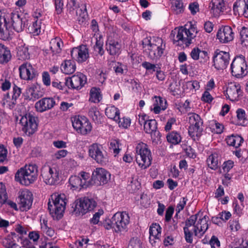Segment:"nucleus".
Returning <instances> with one entry per match:
<instances>
[{"label": "nucleus", "mask_w": 248, "mask_h": 248, "mask_svg": "<svg viewBox=\"0 0 248 248\" xmlns=\"http://www.w3.org/2000/svg\"><path fill=\"white\" fill-rule=\"evenodd\" d=\"M198 33L196 25L192 22H188L184 26L178 28L176 35L174 36V44L188 46L193 43V41Z\"/></svg>", "instance_id": "obj_1"}, {"label": "nucleus", "mask_w": 248, "mask_h": 248, "mask_svg": "<svg viewBox=\"0 0 248 248\" xmlns=\"http://www.w3.org/2000/svg\"><path fill=\"white\" fill-rule=\"evenodd\" d=\"M66 195L63 193H54L49 199L48 209L54 218L60 219L63 216L67 203Z\"/></svg>", "instance_id": "obj_2"}, {"label": "nucleus", "mask_w": 248, "mask_h": 248, "mask_svg": "<svg viewBox=\"0 0 248 248\" xmlns=\"http://www.w3.org/2000/svg\"><path fill=\"white\" fill-rule=\"evenodd\" d=\"M143 47L152 60L159 59L163 54L165 45L159 37L146 38L142 41Z\"/></svg>", "instance_id": "obj_3"}, {"label": "nucleus", "mask_w": 248, "mask_h": 248, "mask_svg": "<svg viewBox=\"0 0 248 248\" xmlns=\"http://www.w3.org/2000/svg\"><path fill=\"white\" fill-rule=\"evenodd\" d=\"M38 167L35 164L25 165L19 169L15 174L16 181L24 186L33 184L37 179Z\"/></svg>", "instance_id": "obj_4"}, {"label": "nucleus", "mask_w": 248, "mask_h": 248, "mask_svg": "<svg viewBox=\"0 0 248 248\" xmlns=\"http://www.w3.org/2000/svg\"><path fill=\"white\" fill-rule=\"evenodd\" d=\"M209 218L204 216H200L199 213L191 216L186 220V225L193 227V231L195 236L202 238L209 228Z\"/></svg>", "instance_id": "obj_5"}, {"label": "nucleus", "mask_w": 248, "mask_h": 248, "mask_svg": "<svg viewBox=\"0 0 248 248\" xmlns=\"http://www.w3.org/2000/svg\"><path fill=\"white\" fill-rule=\"evenodd\" d=\"M136 151L137 164L141 169H146L151 165L152 160L151 153L148 146L143 142L139 143L136 146Z\"/></svg>", "instance_id": "obj_6"}, {"label": "nucleus", "mask_w": 248, "mask_h": 248, "mask_svg": "<svg viewBox=\"0 0 248 248\" xmlns=\"http://www.w3.org/2000/svg\"><path fill=\"white\" fill-rule=\"evenodd\" d=\"M188 120L189 135L194 140H198L203 132V120L200 115L194 113L188 114Z\"/></svg>", "instance_id": "obj_7"}, {"label": "nucleus", "mask_w": 248, "mask_h": 248, "mask_svg": "<svg viewBox=\"0 0 248 248\" xmlns=\"http://www.w3.org/2000/svg\"><path fill=\"white\" fill-rule=\"evenodd\" d=\"M20 124L22 131L27 136L32 135L37 130V118L30 113L21 117Z\"/></svg>", "instance_id": "obj_8"}, {"label": "nucleus", "mask_w": 248, "mask_h": 248, "mask_svg": "<svg viewBox=\"0 0 248 248\" xmlns=\"http://www.w3.org/2000/svg\"><path fill=\"white\" fill-rule=\"evenodd\" d=\"M232 75L237 78H241L247 75L248 66L245 57L240 55L235 57L231 65Z\"/></svg>", "instance_id": "obj_9"}, {"label": "nucleus", "mask_w": 248, "mask_h": 248, "mask_svg": "<svg viewBox=\"0 0 248 248\" xmlns=\"http://www.w3.org/2000/svg\"><path fill=\"white\" fill-rule=\"evenodd\" d=\"M41 175L46 184L55 185L59 183V172L56 166H44L41 170Z\"/></svg>", "instance_id": "obj_10"}, {"label": "nucleus", "mask_w": 248, "mask_h": 248, "mask_svg": "<svg viewBox=\"0 0 248 248\" xmlns=\"http://www.w3.org/2000/svg\"><path fill=\"white\" fill-rule=\"evenodd\" d=\"M129 221V216L126 212H117L111 218V224L114 225L116 232L126 230Z\"/></svg>", "instance_id": "obj_11"}, {"label": "nucleus", "mask_w": 248, "mask_h": 248, "mask_svg": "<svg viewBox=\"0 0 248 248\" xmlns=\"http://www.w3.org/2000/svg\"><path fill=\"white\" fill-rule=\"evenodd\" d=\"M72 123L74 128L81 135H87L92 130V126L91 123L84 116H75L73 118Z\"/></svg>", "instance_id": "obj_12"}, {"label": "nucleus", "mask_w": 248, "mask_h": 248, "mask_svg": "<svg viewBox=\"0 0 248 248\" xmlns=\"http://www.w3.org/2000/svg\"><path fill=\"white\" fill-rule=\"evenodd\" d=\"M13 34L10 20H8V15L0 11V39L8 40Z\"/></svg>", "instance_id": "obj_13"}, {"label": "nucleus", "mask_w": 248, "mask_h": 248, "mask_svg": "<svg viewBox=\"0 0 248 248\" xmlns=\"http://www.w3.org/2000/svg\"><path fill=\"white\" fill-rule=\"evenodd\" d=\"M87 83V77L82 73L77 72L66 79L65 84L68 88L79 90Z\"/></svg>", "instance_id": "obj_14"}, {"label": "nucleus", "mask_w": 248, "mask_h": 248, "mask_svg": "<svg viewBox=\"0 0 248 248\" xmlns=\"http://www.w3.org/2000/svg\"><path fill=\"white\" fill-rule=\"evenodd\" d=\"M89 155L98 163L103 164L107 160L106 155L102 146L98 143H93L89 147Z\"/></svg>", "instance_id": "obj_15"}, {"label": "nucleus", "mask_w": 248, "mask_h": 248, "mask_svg": "<svg viewBox=\"0 0 248 248\" xmlns=\"http://www.w3.org/2000/svg\"><path fill=\"white\" fill-rule=\"evenodd\" d=\"M18 204L21 211L29 210L32 205V194L29 190L25 189L20 191L18 195Z\"/></svg>", "instance_id": "obj_16"}, {"label": "nucleus", "mask_w": 248, "mask_h": 248, "mask_svg": "<svg viewBox=\"0 0 248 248\" xmlns=\"http://www.w3.org/2000/svg\"><path fill=\"white\" fill-rule=\"evenodd\" d=\"M110 173L102 168H97L93 171L92 180L98 185L107 184L110 179Z\"/></svg>", "instance_id": "obj_17"}, {"label": "nucleus", "mask_w": 248, "mask_h": 248, "mask_svg": "<svg viewBox=\"0 0 248 248\" xmlns=\"http://www.w3.org/2000/svg\"><path fill=\"white\" fill-rule=\"evenodd\" d=\"M229 53L223 51H216L213 58L214 65L217 70L225 69L229 63Z\"/></svg>", "instance_id": "obj_18"}, {"label": "nucleus", "mask_w": 248, "mask_h": 248, "mask_svg": "<svg viewBox=\"0 0 248 248\" xmlns=\"http://www.w3.org/2000/svg\"><path fill=\"white\" fill-rule=\"evenodd\" d=\"M95 206L96 203L93 200L88 198L81 199L77 202L74 210L77 214L84 215L88 211L93 210Z\"/></svg>", "instance_id": "obj_19"}, {"label": "nucleus", "mask_w": 248, "mask_h": 248, "mask_svg": "<svg viewBox=\"0 0 248 248\" xmlns=\"http://www.w3.org/2000/svg\"><path fill=\"white\" fill-rule=\"evenodd\" d=\"M71 55L72 59L78 63L85 62L89 58L88 48L83 45L74 47L71 51Z\"/></svg>", "instance_id": "obj_20"}, {"label": "nucleus", "mask_w": 248, "mask_h": 248, "mask_svg": "<svg viewBox=\"0 0 248 248\" xmlns=\"http://www.w3.org/2000/svg\"><path fill=\"white\" fill-rule=\"evenodd\" d=\"M89 173L81 172L79 176H72L69 178V183L74 189H81L84 186H86L87 180L90 178Z\"/></svg>", "instance_id": "obj_21"}, {"label": "nucleus", "mask_w": 248, "mask_h": 248, "mask_svg": "<svg viewBox=\"0 0 248 248\" xmlns=\"http://www.w3.org/2000/svg\"><path fill=\"white\" fill-rule=\"evenodd\" d=\"M234 37V33L229 26H225L220 28L217 34V38L221 43H228L232 41Z\"/></svg>", "instance_id": "obj_22"}, {"label": "nucleus", "mask_w": 248, "mask_h": 248, "mask_svg": "<svg viewBox=\"0 0 248 248\" xmlns=\"http://www.w3.org/2000/svg\"><path fill=\"white\" fill-rule=\"evenodd\" d=\"M20 78L25 80H32L36 76L34 69L30 63L26 62L19 67Z\"/></svg>", "instance_id": "obj_23"}, {"label": "nucleus", "mask_w": 248, "mask_h": 248, "mask_svg": "<svg viewBox=\"0 0 248 248\" xmlns=\"http://www.w3.org/2000/svg\"><path fill=\"white\" fill-rule=\"evenodd\" d=\"M55 105V101L53 98L44 97L35 103V108L37 112L42 113L51 109Z\"/></svg>", "instance_id": "obj_24"}, {"label": "nucleus", "mask_w": 248, "mask_h": 248, "mask_svg": "<svg viewBox=\"0 0 248 248\" xmlns=\"http://www.w3.org/2000/svg\"><path fill=\"white\" fill-rule=\"evenodd\" d=\"M8 15V20H10L11 28L16 31L19 32L23 30L24 27L23 19L17 12L12 13Z\"/></svg>", "instance_id": "obj_25"}, {"label": "nucleus", "mask_w": 248, "mask_h": 248, "mask_svg": "<svg viewBox=\"0 0 248 248\" xmlns=\"http://www.w3.org/2000/svg\"><path fill=\"white\" fill-rule=\"evenodd\" d=\"M106 49L109 55L118 56L121 53V45L118 41L108 37L106 42Z\"/></svg>", "instance_id": "obj_26"}, {"label": "nucleus", "mask_w": 248, "mask_h": 248, "mask_svg": "<svg viewBox=\"0 0 248 248\" xmlns=\"http://www.w3.org/2000/svg\"><path fill=\"white\" fill-rule=\"evenodd\" d=\"M241 93V86L239 83L233 82L229 84L226 90V94L230 100H237Z\"/></svg>", "instance_id": "obj_27"}, {"label": "nucleus", "mask_w": 248, "mask_h": 248, "mask_svg": "<svg viewBox=\"0 0 248 248\" xmlns=\"http://www.w3.org/2000/svg\"><path fill=\"white\" fill-rule=\"evenodd\" d=\"M153 108L151 110L155 114H159L161 111L165 110L167 108L166 100L159 96H154L152 97Z\"/></svg>", "instance_id": "obj_28"}, {"label": "nucleus", "mask_w": 248, "mask_h": 248, "mask_svg": "<svg viewBox=\"0 0 248 248\" xmlns=\"http://www.w3.org/2000/svg\"><path fill=\"white\" fill-rule=\"evenodd\" d=\"M63 46V42L60 37L53 38L50 42L49 48L53 55L60 54Z\"/></svg>", "instance_id": "obj_29"}, {"label": "nucleus", "mask_w": 248, "mask_h": 248, "mask_svg": "<svg viewBox=\"0 0 248 248\" xmlns=\"http://www.w3.org/2000/svg\"><path fill=\"white\" fill-rule=\"evenodd\" d=\"M74 60H65L61 66V69L62 73L66 75L73 73L76 69V65Z\"/></svg>", "instance_id": "obj_30"}, {"label": "nucleus", "mask_w": 248, "mask_h": 248, "mask_svg": "<svg viewBox=\"0 0 248 248\" xmlns=\"http://www.w3.org/2000/svg\"><path fill=\"white\" fill-rule=\"evenodd\" d=\"M26 93L30 99L35 100L40 97L42 95L38 84H32L26 90Z\"/></svg>", "instance_id": "obj_31"}, {"label": "nucleus", "mask_w": 248, "mask_h": 248, "mask_svg": "<svg viewBox=\"0 0 248 248\" xmlns=\"http://www.w3.org/2000/svg\"><path fill=\"white\" fill-rule=\"evenodd\" d=\"M157 123L155 120H148L144 125V130L145 133L151 135H155L157 132Z\"/></svg>", "instance_id": "obj_32"}, {"label": "nucleus", "mask_w": 248, "mask_h": 248, "mask_svg": "<svg viewBox=\"0 0 248 248\" xmlns=\"http://www.w3.org/2000/svg\"><path fill=\"white\" fill-rule=\"evenodd\" d=\"M226 141L228 145L238 148L243 141V139L238 135L232 134L228 136L226 139Z\"/></svg>", "instance_id": "obj_33"}, {"label": "nucleus", "mask_w": 248, "mask_h": 248, "mask_svg": "<svg viewBox=\"0 0 248 248\" xmlns=\"http://www.w3.org/2000/svg\"><path fill=\"white\" fill-rule=\"evenodd\" d=\"M105 114L109 119H113L115 121L119 120V110L114 106L108 107L106 108Z\"/></svg>", "instance_id": "obj_34"}, {"label": "nucleus", "mask_w": 248, "mask_h": 248, "mask_svg": "<svg viewBox=\"0 0 248 248\" xmlns=\"http://www.w3.org/2000/svg\"><path fill=\"white\" fill-rule=\"evenodd\" d=\"M11 58L10 51L4 45L0 44V63L8 62Z\"/></svg>", "instance_id": "obj_35"}, {"label": "nucleus", "mask_w": 248, "mask_h": 248, "mask_svg": "<svg viewBox=\"0 0 248 248\" xmlns=\"http://www.w3.org/2000/svg\"><path fill=\"white\" fill-rule=\"evenodd\" d=\"M190 55L192 59L194 60H198L201 58L203 59H206L208 58V53L205 50H202L199 47L193 48L190 53Z\"/></svg>", "instance_id": "obj_36"}, {"label": "nucleus", "mask_w": 248, "mask_h": 248, "mask_svg": "<svg viewBox=\"0 0 248 248\" xmlns=\"http://www.w3.org/2000/svg\"><path fill=\"white\" fill-rule=\"evenodd\" d=\"M207 163L208 167L212 170H216L219 167L218 155L214 153L210 155L207 159Z\"/></svg>", "instance_id": "obj_37"}, {"label": "nucleus", "mask_w": 248, "mask_h": 248, "mask_svg": "<svg viewBox=\"0 0 248 248\" xmlns=\"http://www.w3.org/2000/svg\"><path fill=\"white\" fill-rule=\"evenodd\" d=\"M237 6V10L247 18H248V0H240L234 4Z\"/></svg>", "instance_id": "obj_38"}, {"label": "nucleus", "mask_w": 248, "mask_h": 248, "mask_svg": "<svg viewBox=\"0 0 248 248\" xmlns=\"http://www.w3.org/2000/svg\"><path fill=\"white\" fill-rule=\"evenodd\" d=\"M41 20H36L33 21L28 28L30 33L34 36L38 35L41 33Z\"/></svg>", "instance_id": "obj_39"}, {"label": "nucleus", "mask_w": 248, "mask_h": 248, "mask_svg": "<svg viewBox=\"0 0 248 248\" xmlns=\"http://www.w3.org/2000/svg\"><path fill=\"white\" fill-rule=\"evenodd\" d=\"M101 99L102 96L100 89L95 87L91 88L90 92L89 101L94 103H98Z\"/></svg>", "instance_id": "obj_40"}, {"label": "nucleus", "mask_w": 248, "mask_h": 248, "mask_svg": "<svg viewBox=\"0 0 248 248\" xmlns=\"http://www.w3.org/2000/svg\"><path fill=\"white\" fill-rule=\"evenodd\" d=\"M167 139L169 142L174 145H177L181 141L182 137L179 133L173 131L167 135Z\"/></svg>", "instance_id": "obj_41"}, {"label": "nucleus", "mask_w": 248, "mask_h": 248, "mask_svg": "<svg viewBox=\"0 0 248 248\" xmlns=\"http://www.w3.org/2000/svg\"><path fill=\"white\" fill-rule=\"evenodd\" d=\"M1 102L4 107L11 109L15 106L17 101L13 98H11L9 93H6L2 99Z\"/></svg>", "instance_id": "obj_42"}, {"label": "nucleus", "mask_w": 248, "mask_h": 248, "mask_svg": "<svg viewBox=\"0 0 248 248\" xmlns=\"http://www.w3.org/2000/svg\"><path fill=\"white\" fill-rule=\"evenodd\" d=\"M238 30L241 44L245 46H248V28L242 27Z\"/></svg>", "instance_id": "obj_43"}, {"label": "nucleus", "mask_w": 248, "mask_h": 248, "mask_svg": "<svg viewBox=\"0 0 248 248\" xmlns=\"http://www.w3.org/2000/svg\"><path fill=\"white\" fill-rule=\"evenodd\" d=\"M162 228L157 223L152 224L149 229L150 235H152V237H156L157 239H160L161 236Z\"/></svg>", "instance_id": "obj_44"}, {"label": "nucleus", "mask_w": 248, "mask_h": 248, "mask_svg": "<svg viewBox=\"0 0 248 248\" xmlns=\"http://www.w3.org/2000/svg\"><path fill=\"white\" fill-rule=\"evenodd\" d=\"M172 10L176 14H179L184 11L183 3L180 0H170Z\"/></svg>", "instance_id": "obj_45"}, {"label": "nucleus", "mask_w": 248, "mask_h": 248, "mask_svg": "<svg viewBox=\"0 0 248 248\" xmlns=\"http://www.w3.org/2000/svg\"><path fill=\"white\" fill-rule=\"evenodd\" d=\"M17 57L19 60H26L30 58V54L27 47L21 46L18 49Z\"/></svg>", "instance_id": "obj_46"}, {"label": "nucleus", "mask_w": 248, "mask_h": 248, "mask_svg": "<svg viewBox=\"0 0 248 248\" xmlns=\"http://www.w3.org/2000/svg\"><path fill=\"white\" fill-rule=\"evenodd\" d=\"M121 144L118 140L112 139L110 141L109 148L111 150L113 151L114 156H116L121 150Z\"/></svg>", "instance_id": "obj_47"}, {"label": "nucleus", "mask_w": 248, "mask_h": 248, "mask_svg": "<svg viewBox=\"0 0 248 248\" xmlns=\"http://www.w3.org/2000/svg\"><path fill=\"white\" fill-rule=\"evenodd\" d=\"M103 40L100 37L99 38H96L95 44L93 46L94 51L96 54L100 55H103L104 53V50L103 48Z\"/></svg>", "instance_id": "obj_48"}, {"label": "nucleus", "mask_w": 248, "mask_h": 248, "mask_svg": "<svg viewBox=\"0 0 248 248\" xmlns=\"http://www.w3.org/2000/svg\"><path fill=\"white\" fill-rule=\"evenodd\" d=\"M89 115L95 123H98L101 120L100 112L96 107L91 108L89 110Z\"/></svg>", "instance_id": "obj_49"}, {"label": "nucleus", "mask_w": 248, "mask_h": 248, "mask_svg": "<svg viewBox=\"0 0 248 248\" xmlns=\"http://www.w3.org/2000/svg\"><path fill=\"white\" fill-rule=\"evenodd\" d=\"M113 69L117 74L122 75L127 71V66L121 62H117L113 66Z\"/></svg>", "instance_id": "obj_50"}, {"label": "nucleus", "mask_w": 248, "mask_h": 248, "mask_svg": "<svg viewBox=\"0 0 248 248\" xmlns=\"http://www.w3.org/2000/svg\"><path fill=\"white\" fill-rule=\"evenodd\" d=\"M236 113L238 120L237 124L241 125H244L247 121L245 111L243 109L239 108L237 109Z\"/></svg>", "instance_id": "obj_51"}, {"label": "nucleus", "mask_w": 248, "mask_h": 248, "mask_svg": "<svg viewBox=\"0 0 248 248\" xmlns=\"http://www.w3.org/2000/svg\"><path fill=\"white\" fill-rule=\"evenodd\" d=\"M7 199V195L5 185L0 183V206L5 203Z\"/></svg>", "instance_id": "obj_52"}, {"label": "nucleus", "mask_w": 248, "mask_h": 248, "mask_svg": "<svg viewBox=\"0 0 248 248\" xmlns=\"http://www.w3.org/2000/svg\"><path fill=\"white\" fill-rule=\"evenodd\" d=\"M0 88L2 91L5 92L10 89L11 87V83L10 79L2 77L0 79Z\"/></svg>", "instance_id": "obj_53"}, {"label": "nucleus", "mask_w": 248, "mask_h": 248, "mask_svg": "<svg viewBox=\"0 0 248 248\" xmlns=\"http://www.w3.org/2000/svg\"><path fill=\"white\" fill-rule=\"evenodd\" d=\"M3 245L6 248H17L18 246L13 239L10 236L7 237L3 240Z\"/></svg>", "instance_id": "obj_54"}, {"label": "nucleus", "mask_w": 248, "mask_h": 248, "mask_svg": "<svg viewBox=\"0 0 248 248\" xmlns=\"http://www.w3.org/2000/svg\"><path fill=\"white\" fill-rule=\"evenodd\" d=\"M141 66L147 71L152 74L154 72H156L157 68L156 65L148 62H144L141 63Z\"/></svg>", "instance_id": "obj_55"}, {"label": "nucleus", "mask_w": 248, "mask_h": 248, "mask_svg": "<svg viewBox=\"0 0 248 248\" xmlns=\"http://www.w3.org/2000/svg\"><path fill=\"white\" fill-rule=\"evenodd\" d=\"M190 226H187L186 225L184 227V232L185 233V239L186 242L191 244L193 242V234L189 230Z\"/></svg>", "instance_id": "obj_56"}, {"label": "nucleus", "mask_w": 248, "mask_h": 248, "mask_svg": "<svg viewBox=\"0 0 248 248\" xmlns=\"http://www.w3.org/2000/svg\"><path fill=\"white\" fill-rule=\"evenodd\" d=\"M140 203L141 205L145 208L149 206L150 204V199L147 194L143 193L140 197Z\"/></svg>", "instance_id": "obj_57"}, {"label": "nucleus", "mask_w": 248, "mask_h": 248, "mask_svg": "<svg viewBox=\"0 0 248 248\" xmlns=\"http://www.w3.org/2000/svg\"><path fill=\"white\" fill-rule=\"evenodd\" d=\"M212 7L214 9H217L221 11L224 6V3L223 0H212Z\"/></svg>", "instance_id": "obj_58"}, {"label": "nucleus", "mask_w": 248, "mask_h": 248, "mask_svg": "<svg viewBox=\"0 0 248 248\" xmlns=\"http://www.w3.org/2000/svg\"><path fill=\"white\" fill-rule=\"evenodd\" d=\"M128 248H142L141 242L137 238H132L130 239L128 245Z\"/></svg>", "instance_id": "obj_59"}, {"label": "nucleus", "mask_w": 248, "mask_h": 248, "mask_svg": "<svg viewBox=\"0 0 248 248\" xmlns=\"http://www.w3.org/2000/svg\"><path fill=\"white\" fill-rule=\"evenodd\" d=\"M22 89L17 85L14 84L13 86L12 97L17 101V100L20 97Z\"/></svg>", "instance_id": "obj_60"}, {"label": "nucleus", "mask_w": 248, "mask_h": 248, "mask_svg": "<svg viewBox=\"0 0 248 248\" xmlns=\"http://www.w3.org/2000/svg\"><path fill=\"white\" fill-rule=\"evenodd\" d=\"M211 248H220V242L217 237L213 235L209 242Z\"/></svg>", "instance_id": "obj_61"}, {"label": "nucleus", "mask_w": 248, "mask_h": 248, "mask_svg": "<svg viewBox=\"0 0 248 248\" xmlns=\"http://www.w3.org/2000/svg\"><path fill=\"white\" fill-rule=\"evenodd\" d=\"M55 11L58 15L62 13L63 8V0H54Z\"/></svg>", "instance_id": "obj_62"}, {"label": "nucleus", "mask_w": 248, "mask_h": 248, "mask_svg": "<svg viewBox=\"0 0 248 248\" xmlns=\"http://www.w3.org/2000/svg\"><path fill=\"white\" fill-rule=\"evenodd\" d=\"M187 201L186 197H183L180 199L176 206V211L177 213H179L184 209Z\"/></svg>", "instance_id": "obj_63"}, {"label": "nucleus", "mask_w": 248, "mask_h": 248, "mask_svg": "<svg viewBox=\"0 0 248 248\" xmlns=\"http://www.w3.org/2000/svg\"><path fill=\"white\" fill-rule=\"evenodd\" d=\"M174 213V208L172 206H169L167 208L165 213V221L169 222L171 221L172 216Z\"/></svg>", "instance_id": "obj_64"}]
</instances>
